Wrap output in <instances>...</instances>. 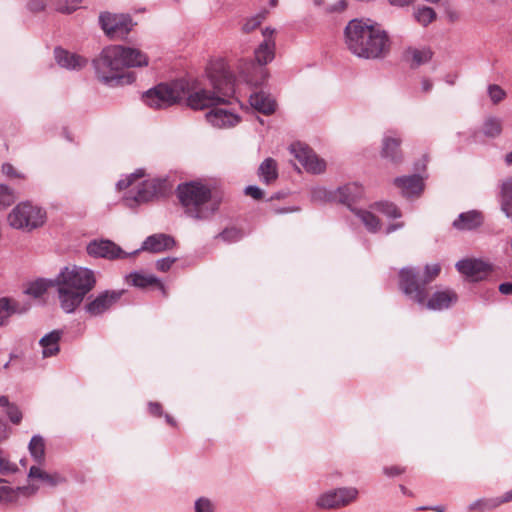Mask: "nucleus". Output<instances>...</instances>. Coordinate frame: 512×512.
Segmentation results:
<instances>
[{"mask_svg": "<svg viewBox=\"0 0 512 512\" xmlns=\"http://www.w3.org/2000/svg\"><path fill=\"white\" fill-rule=\"evenodd\" d=\"M28 308L18 302L3 297L0 299V326L5 325L13 314L24 313Z\"/></svg>", "mask_w": 512, "mask_h": 512, "instance_id": "b1692460", "label": "nucleus"}, {"mask_svg": "<svg viewBox=\"0 0 512 512\" xmlns=\"http://www.w3.org/2000/svg\"><path fill=\"white\" fill-rule=\"evenodd\" d=\"M362 187L357 183H350L339 187L336 192L338 200L344 204H350L362 196Z\"/></svg>", "mask_w": 512, "mask_h": 512, "instance_id": "a878e982", "label": "nucleus"}, {"mask_svg": "<svg viewBox=\"0 0 512 512\" xmlns=\"http://www.w3.org/2000/svg\"><path fill=\"white\" fill-rule=\"evenodd\" d=\"M102 29L112 39H123L133 27L132 19L124 14L103 13L99 17Z\"/></svg>", "mask_w": 512, "mask_h": 512, "instance_id": "1a4fd4ad", "label": "nucleus"}, {"mask_svg": "<svg viewBox=\"0 0 512 512\" xmlns=\"http://www.w3.org/2000/svg\"><path fill=\"white\" fill-rule=\"evenodd\" d=\"M58 12L70 14L75 11L82 0H50Z\"/></svg>", "mask_w": 512, "mask_h": 512, "instance_id": "c9c22d12", "label": "nucleus"}, {"mask_svg": "<svg viewBox=\"0 0 512 512\" xmlns=\"http://www.w3.org/2000/svg\"><path fill=\"white\" fill-rule=\"evenodd\" d=\"M144 176V171L139 169L136 172L129 175L126 179H121L117 182V188L119 190L126 189L133 184L136 179Z\"/></svg>", "mask_w": 512, "mask_h": 512, "instance_id": "a18cd8bd", "label": "nucleus"}, {"mask_svg": "<svg viewBox=\"0 0 512 512\" xmlns=\"http://www.w3.org/2000/svg\"><path fill=\"white\" fill-rule=\"evenodd\" d=\"M395 185L398 186L403 196L413 197L418 196L423 190V180L418 175L399 177L395 179Z\"/></svg>", "mask_w": 512, "mask_h": 512, "instance_id": "aec40b11", "label": "nucleus"}, {"mask_svg": "<svg viewBox=\"0 0 512 512\" xmlns=\"http://www.w3.org/2000/svg\"><path fill=\"white\" fill-rule=\"evenodd\" d=\"M15 201V195L13 191L3 185L0 184V210L10 206Z\"/></svg>", "mask_w": 512, "mask_h": 512, "instance_id": "58836bf2", "label": "nucleus"}, {"mask_svg": "<svg viewBox=\"0 0 512 512\" xmlns=\"http://www.w3.org/2000/svg\"><path fill=\"white\" fill-rule=\"evenodd\" d=\"M175 260H176L175 258H170V257L160 259L156 262V267L158 270H160L162 272H166L170 269V267L173 265Z\"/></svg>", "mask_w": 512, "mask_h": 512, "instance_id": "09e8293b", "label": "nucleus"}, {"mask_svg": "<svg viewBox=\"0 0 512 512\" xmlns=\"http://www.w3.org/2000/svg\"><path fill=\"white\" fill-rule=\"evenodd\" d=\"M400 288L403 293L419 305L430 310L448 309L457 302L458 296L451 289L439 290L432 294L426 302L427 291L424 284L417 280V273L412 268H403L400 271Z\"/></svg>", "mask_w": 512, "mask_h": 512, "instance_id": "39448f33", "label": "nucleus"}, {"mask_svg": "<svg viewBox=\"0 0 512 512\" xmlns=\"http://www.w3.org/2000/svg\"><path fill=\"white\" fill-rule=\"evenodd\" d=\"M178 197L187 216L196 220L209 219L219 207V202L212 197L211 190L197 181L179 185Z\"/></svg>", "mask_w": 512, "mask_h": 512, "instance_id": "423d86ee", "label": "nucleus"}, {"mask_svg": "<svg viewBox=\"0 0 512 512\" xmlns=\"http://www.w3.org/2000/svg\"><path fill=\"white\" fill-rule=\"evenodd\" d=\"M61 339V332L54 330L43 336L39 344L42 347V354L44 357H51L59 352V341Z\"/></svg>", "mask_w": 512, "mask_h": 512, "instance_id": "393cba45", "label": "nucleus"}, {"mask_svg": "<svg viewBox=\"0 0 512 512\" xmlns=\"http://www.w3.org/2000/svg\"><path fill=\"white\" fill-rule=\"evenodd\" d=\"M267 14H268V11L263 10L260 13H258L257 15L251 17L243 25V30L245 32H251V31L255 30L262 23V21L266 18Z\"/></svg>", "mask_w": 512, "mask_h": 512, "instance_id": "ea45409f", "label": "nucleus"}, {"mask_svg": "<svg viewBox=\"0 0 512 512\" xmlns=\"http://www.w3.org/2000/svg\"><path fill=\"white\" fill-rule=\"evenodd\" d=\"M10 429L5 421L0 420V443L8 439Z\"/></svg>", "mask_w": 512, "mask_h": 512, "instance_id": "864d4df0", "label": "nucleus"}, {"mask_svg": "<svg viewBox=\"0 0 512 512\" xmlns=\"http://www.w3.org/2000/svg\"><path fill=\"white\" fill-rule=\"evenodd\" d=\"M244 192L247 196H250L256 200L261 199L263 197V191L257 186H247Z\"/></svg>", "mask_w": 512, "mask_h": 512, "instance_id": "8fccbe9b", "label": "nucleus"}, {"mask_svg": "<svg viewBox=\"0 0 512 512\" xmlns=\"http://www.w3.org/2000/svg\"><path fill=\"white\" fill-rule=\"evenodd\" d=\"M259 177L266 184H270L278 177L277 164L272 158L265 159L258 169Z\"/></svg>", "mask_w": 512, "mask_h": 512, "instance_id": "bb28decb", "label": "nucleus"}, {"mask_svg": "<svg viewBox=\"0 0 512 512\" xmlns=\"http://www.w3.org/2000/svg\"><path fill=\"white\" fill-rule=\"evenodd\" d=\"M347 49L357 57L377 59L384 57L390 49L387 33L370 19H353L344 31Z\"/></svg>", "mask_w": 512, "mask_h": 512, "instance_id": "f03ea898", "label": "nucleus"}, {"mask_svg": "<svg viewBox=\"0 0 512 512\" xmlns=\"http://www.w3.org/2000/svg\"><path fill=\"white\" fill-rule=\"evenodd\" d=\"M242 232L235 228H227L222 233H220L219 238L222 239L225 242L231 243L236 242L242 238Z\"/></svg>", "mask_w": 512, "mask_h": 512, "instance_id": "c03bdc74", "label": "nucleus"}, {"mask_svg": "<svg viewBox=\"0 0 512 512\" xmlns=\"http://www.w3.org/2000/svg\"><path fill=\"white\" fill-rule=\"evenodd\" d=\"M162 189V182L158 179H149L141 183L137 187V191L132 193L130 191L125 197L124 202L128 207L148 202L157 196Z\"/></svg>", "mask_w": 512, "mask_h": 512, "instance_id": "9b49d317", "label": "nucleus"}, {"mask_svg": "<svg viewBox=\"0 0 512 512\" xmlns=\"http://www.w3.org/2000/svg\"><path fill=\"white\" fill-rule=\"evenodd\" d=\"M29 452L33 460L41 465L45 461V443L40 435H34L28 446Z\"/></svg>", "mask_w": 512, "mask_h": 512, "instance_id": "cd10ccee", "label": "nucleus"}, {"mask_svg": "<svg viewBox=\"0 0 512 512\" xmlns=\"http://www.w3.org/2000/svg\"><path fill=\"white\" fill-rule=\"evenodd\" d=\"M328 198V193L323 188H316L312 191V199L315 201H322Z\"/></svg>", "mask_w": 512, "mask_h": 512, "instance_id": "3c124183", "label": "nucleus"}, {"mask_svg": "<svg viewBox=\"0 0 512 512\" xmlns=\"http://www.w3.org/2000/svg\"><path fill=\"white\" fill-rule=\"evenodd\" d=\"M355 214L370 232H377L380 228L378 218L366 210H355Z\"/></svg>", "mask_w": 512, "mask_h": 512, "instance_id": "473e14b6", "label": "nucleus"}, {"mask_svg": "<svg viewBox=\"0 0 512 512\" xmlns=\"http://www.w3.org/2000/svg\"><path fill=\"white\" fill-rule=\"evenodd\" d=\"M149 411L151 414L159 416L161 415V405L156 402L149 403Z\"/></svg>", "mask_w": 512, "mask_h": 512, "instance_id": "4d7b16f0", "label": "nucleus"}, {"mask_svg": "<svg viewBox=\"0 0 512 512\" xmlns=\"http://www.w3.org/2000/svg\"><path fill=\"white\" fill-rule=\"evenodd\" d=\"M432 87H433V83L430 79L423 78L421 80V89L424 93L430 92Z\"/></svg>", "mask_w": 512, "mask_h": 512, "instance_id": "6e6d98bb", "label": "nucleus"}, {"mask_svg": "<svg viewBox=\"0 0 512 512\" xmlns=\"http://www.w3.org/2000/svg\"><path fill=\"white\" fill-rule=\"evenodd\" d=\"M2 172L8 177L17 178L20 177V174L15 170V168L11 164H3Z\"/></svg>", "mask_w": 512, "mask_h": 512, "instance_id": "603ef678", "label": "nucleus"}, {"mask_svg": "<svg viewBox=\"0 0 512 512\" xmlns=\"http://www.w3.org/2000/svg\"><path fill=\"white\" fill-rule=\"evenodd\" d=\"M127 281L135 286L140 288H145L147 286L158 283V279L153 275H146L139 272H133L127 276Z\"/></svg>", "mask_w": 512, "mask_h": 512, "instance_id": "7c9ffc66", "label": "nucleus"}, {"mask_svg": "<svg viewBox=\"0 0 512 512\" xmlns=\"http://www.w3.org/2000/svg\"><path fill=\"white\" fill-rule=\"evenodd\" d=\"M148 65L147 56L136 48L111 45L105 47L100 55L93 60L96 76L100 82L108 86L123 83V70L128 67Z\"/></svg>", "mask_w": 512, "mask_h": 512, "instance_id": "7ed1b4c3", "label": "nucleus"}, {"mask_svg": "<svg viewBox=\"0 0 512 512\" xmlns=\"http://www.w3.org/2000/svg\"><path fill=\"white\" fill-rule=\"evenodd\" d=\"M28 477L30 479H39L50 487H55L66 482V478L62 474L58 472L48 473L44 471L40 465L31 466Z\"/></svg>", "mask_w": 512, "mask_h": 512, "instance_id": "4be33fe9", "label": "nucleus"}, {"mask_svg": "<svg viewBox=\"0 0 512 512\" xmlns=\"http://www.w3.org/2000/svg\"><path fill=\"white\" fill-rule=\"evenodd\" d=\"M440 273V266L439 264H431V265H426L425 267V283H423L424 285L428 282H431L432 280H434Z\"/></svg>", "mask_w": 512, "mask_h": 512, "instance_id": "de8ad7c7", "label": "nucleus"}, {"mask_svg": "<svg viewBox=\"0 0 512 512\" xmlns=\"http://www.w3.org/2000/svg\"><path fill=\"white\" fill-rule=\"evenodd\" d=\"M54 56L57 64L67 70H81L88 63L85 57L60 47L55 48Z\"/></svg>", "mask_w": 512, "mask_h": 512, "instance_id": "a211bd4d", "label": "nucleus"}, {"mask_svg": "<svg viewBox=\"0 0 512 512\" xmlns=\"http://www.w3.org/2000/svg\"><path fill=\"white\" fill-rule=\"evenodd\" d=\"M122 291L106 290L90 300L85 310L91 316H98L109 310L121 297Z\"/></svg>", "mask_w": 512, "mask_h": 512, "instance_id": "4468645a", "label": "nucleus"}, {"mask_svg": "<svg viewBox=\"0 0 512 512\" xmlns=\"http://www.w3.org/2000/svg\"><path fill=\"white\" fill-rule=\"evenodd\" d=\"M498 506H500V501H498L497 497L486 498V499H479V500H476L473 503H471L469 505V510L483 512L486 510L494 509Z\"/></svg>", "mask_w": 512, "mask_h": 512, "instance_id": "f704fd0d", "label": "nucleus"}, {"mask_svg": "<svg viewBox=\"0 0 512 512\" xmlns=\"http://www.w3.org/2000/svg\"><path fill=\"white\" fill-rule=\"evenodd\" d=\"M376 208L389 218H399L401 216V212L393 203L379 202L376 204Z\"/></svg>", "mask_w": 512, "mask_h": 512, "instance_id": "4c0bfd02", "label": "nucleus"}, {"mask_svg": "<svg viewBox=\"0 0 512 512\" xmlns=\"http://www.w3.org/2000/svg\"><path fill=\"white\" fill-rule=\"evenodd\" d=\"M95 284L92 270L78 266L65 267L55 279L61 308L66 313L74 312Z\"/></svg>", "mask_w": 512, "mask_h": 512, "instance_id": "20e7f679", "label": "nucleus"}, {"mask_svg": "<svg viewBox=\"0 0 512 512\" xmlns=\"http://www.w3.org/2000/svg\"><path fill=\"white\" fill-rule=\"evenodd\" d=\"M403 227V223L402 222H399V223H396V224H391L389 225L387 228H386V234H390L394 231H396L397 229H400Z\"/></svg>", "mask_w": 512, "mask_h": 512, "instance_id": "e2e57ef3", "label": "nucleus"}, {"mask_svg": "<svg viewBox=\"0 0 512 512\" xmlns=\"http://www.w3.org/2000/svg\"><path fill=\"white\" fill-rule=\"evenodd\" d=\"M414 18L420 25L425 27L436 19V12L431 7H418L414 11Z\"/></svg>", "mask_w": 512, "mask_h": 512, "instance_id": "72a5a7b5", "label": "nucleus"}, {"mask_svg": "<svg viewBox=\"0 0 512 512\" xmlns=\"http://www.w3.org/2000/svg\"><path fill=\"white\" fill-rule=\"evenodd\" d=\"M290 152L310 173H322L326 168L325 161L320 159L309 147L302 143L292 144L290 146Z\"/></svg>", "mask_w": 512, "mask_h": 512, "instance_id": "9d476101", "label": "nucleus"}, {"mask_svg": "<svg viewBox=\"0 0 512 512\" xmlns=\"http://www.w3.org/2000/svg\"><path fill=\"white\" fill-rule=\"evenodd\" d=\"M17 491L9 486L0 485V502L9 503L15 500Z\"/></svg>", "mask_w": 512, "mask_h": 512, "instance_id": "49530a36", "label": "nucleus"}, {"mask_svg": "<svg viewBox=\"0 0 512 512\" xmlns=\"http://www.w3.org/2000/svg\"><path fill=\"white\" fill-rule=\"evenodd\" d=\"M29 8L33 11H40L44 9V3L43 2H31L29 4Z\"/></svg>", "mask_w": 512, "mask_h": 512, "instance_id": "680f3d73", "label": "nucleus"}, {"mask_svg": "<svg viewBox=\"0 0 512 512\" xmlns=\"http://www.w3.org/2000/svg\"><path fill=\"white\" fill-rule=\"evenodd\" d=\"M254 70L257 73V75L256 76H246L245 80L247 83H249L252 86H260L267 79V76H268L267 71L262 67L254 68Z\"/></svg>", "mask_w": 512, "mask_h": 512, "instance_id": "79ce46f5", "label": "nucleus"}, {"mask_svg": "<svg viewBox=\"0 0 512 512\" xmlns=\"http://www.w3.org/2000/svg\"><path fill=\"white\" fill-rule=\"evenodd\" d=\"M174 239L167 234H154L145 239L140 249L135 250L131 255H136L140 251H149L152 253H160L173 248Z\"/></svg>", "mask_w": 512, "mask_h": 512, "instance_id": "f3484780", "label": "nucleus"}, {"mask_svg": "<svg viewBox=\"0 0 512 512\" xmlns=\"http://www.w3.org/2000/svg\"><path fill=\"white\" fill-rule=\"evenodd\" d=\"M206 75L211 89L199 86L197 81L179 79L171 84H160L143 95L146 105L154 109L167 108L181 100L193 110L224 103L233 94V83L226 62L217 59L209 63Z\"/></svg>", "mask_w": 512, "mask_h": 512, "instance_id": "f257e3e1", "label": "nucleus"}, {"mask_svg": "<svg viewBox=\"0 0 512 512\" xmlns=\"http://www.w3.org/2000/svg\"><path fill=\"white\" fill-rule=\"evenodd\" d=\"M275 30L266 27L263 31V42L255 49L254 55L260 66L270 63L275 57V41L273 35Z\"/></svg>", "mask_w": 512, "mask_h": 512, "instance_id": "2eb2a0df", "label": "nucleus"}, {"mask_svg": "<svg viewBox=\"0 0 512 512\" xmlns=\"http://www.w3.org/2000/svg\"><path fill=\"white\" fill-rule=\"evenodd\" d=\"M215 510V502L208 497L201 496L197 498L194 502V512H215Z\"/></svg>", "mask_w": 512, "mask_h": 512, "instance_id": "e433bc0d", "label": "nucleus"}, {"mask_svg": "<svg viewBox=\"0 0 512 512\" xmlns=\"http://www.w3.org/2000/svg\"><path fill=\"white\" fill-rule=\"evenodd\" d=\"M383 472L389 477H394V476L400 475L402 473V470L397 466H392V467H385L383 469Z\"/></svg>", "mask_w": 512, "mask_h": 512, "instance_id": "5fc2aeb1", "label": "nucleus"}, {"mask_svg": "<svg viewBox=\"0 0 512 512\" xmlns=\"http://www.w3.org/2000/svg\"><path fill=\"white\" fill-rule=\"evenodd\" d=\"M499 291L502 294H512V283H502L499 286Z\"/></svg>", "mask_w": 512, "mask_h": 512, "instance_id": "13d9d810", "label": "nucleus"}, {"mask_svg": "<svg viewBox=\"0 0 512 512\" xmlns=\"http://www.w3.org/2000/svg\"><path fill=\"white\" fill-rule=\"evenodd\" d=\"M226 69L233 83V94L229 96L227 101H225L224 103H219L206 108H211V110L206 113L205 118L208 123H210L213 127L216 128H231L236 126L240 122V117L234 112L224 108H217V106L219 105L229 104L230 100L233 98L235 94V79L227 65Z\"/></svg>", "mask_w": 512, "mask_h": 512, "instance_id": "6e6552de", "label": "nucleus"}, {"mask_svg": "<svg viewBox=\"0 0 512 512\" xmlns=\"http://www.w3.org/2000/svg\"><path fill=\"white\" fill-rule=\"evenodd\" d=\"M3 405H7V398L4 396L0 397V407L3 408Z\"/></svg>", "mask_w": 512, "mask_h": 512, "instance_id": "774afa93", "label": "nucleus"}, {"mask_svg": "<svg viewBox=\"0 0 512 512\" xmlns=\"http://www.w3.org/2000/svg\"><path fill=\"white\" fill-rule=\"evenodd\" d=\"M483 223V216L481 212L471 210L459 214L457 219L453 221V227L457 230H473Z\"/></svg>", "mask_w": 512, "mask_h": 512, "instance_id": "412c9836", "label": "nucleus"}, {"mask_svg": "<svg viewBox=\"0 0 512 512\" xmlns=\"http://www.w3.org/2000/svg\"><path fill=\"white\" fill-rule=\"evenodd\" d=\"M165 418H166V421L170 424V425H175V421L173 420V418L169 415H165Z\"/></svg>", "mask_w": 512, "mask_h": 512, "instance_id": "338daca9", "label": "nucleus"}, {"mask_svg": "<svg viewBox=\"0 0 512 512\" xmlns=\"http://www.w3.org/2000/svg\"><path fill=\"white\" fill-rule=\"evenodd\" d=\"M3 408H5L6 414L13 424L17 425L21 422L22 412L16 405L10 404L7 400V405H3Z\"/></svg>", "mask_w": 512, "mask_h": 512, "instance_id": "37998d69", "label": "nucleus"}, {"mask_svg": "<svg viewBox=\"0 0 512 512\" xmlns=\"http://www.w3.org/2000/svg\"><path fill=\"white\" fill-rule=\"evenodd\" d=\"M414 0H389L391 5L394 6H405L412 3Z\"/></svg>", "mask_w": 512, "mask_h": 512, "instance_id": "052dcab7", "label": "nucleus"}, {"mask_svg": "<svg viewBox=\"0 0 512 512\" xmlns=\"http://www.w3.org/2000/svg\"><path fill=\"white\" fill-rule=\"evenodd\" d=\"M407 56L411 61L412 67H418L422 64L427 63L432 56L429 49H411L407 52Z\"/></svg>", "mask_w": 512, "mask_h": 512, "instance_id": "2f4dec72", "label": "nucleus"}, {"mask_svg": "<svg viewBox=\"0 0 512 512\" xmlns=\"http://www.w3.org/2000/svg\"><path fill=\"white\" fill-rule=\"evenodd\" d=\"M487 92L493 104H498L506 97V92L497 84L489 85Z\"/></svg>", "mask_w": 512, "mask_h": 512, "instance_id": "a19ab883", "label": "nucleus"}, {"mask_svg": "<svg viewBox=\"0 0 512 512\" xmlns=\"http://www.w3.org/2000/svg\"><path fill=\"white\" fill-rule=\"evenodd\" d=\"M249 102L254 109L263 114H271L276 109L275 100L262 91L251 94Z\"/></svg>", "mask_w": 512, "mask_h": 512, "instance_id": "5701e85b", "label": "nucleus"}, {"mask_svg": "<svg viewBox=\"0 0 512 512\" xmlns=\"http://www.w3.org/2000/svg\"><path fill=\"white\" fill-rule=\"evenodd\" d=\"M347 6V2L345 0H340L336 5L335 7L333 8V10H338V11H341V10H344Z\"/></svg>", "mask_w": 512, "mask_h": 512, "instance_id": "0e129e2a", "label": "nucleus"}, {"mask_svg": "<svg viewBox=\"0 0 512 512\" xmlns=\"http://www.w3.org/2000/svg\"><path fill=\"white\" fill-rule=\"evenodd\" d=\"M358 496V490L354 487L339 488L322 494L317 505L321 508H336L346 506L355 501Z\"/></svg>", "mask_w": 512, "mask_h": 512, "instance_id": "f8f14e48", "label": "nucleus"}, {"mask_svg": "<svg viewBox=\"0 0 512 512\" xmlns=\"http://www.w3.org/2000/svg\"><path fill=\"white\" fill-rule=\"evenodd\" d=\"M482 132L489 138L498 137L502 133V120L495 116L487 117L483 122Z\"/></svg>", "mask_w": 512, "mask_h": 512, "instance_id": "c85d7f7f", "label": "nucleus"}, {"mask_svg": "<svg viewBox=\"0 0 512 512\" xmlns=\"http://www.w3.org/2000/svg\"><path fill=\"white\" fill-rule=\"evenodd\" d=\"M505 161L508 165L512 164V151L506 155Z\"/></svg>", "mask_w": 512, "mask_h": 512, "instance_id": "69168bd1", "label": "nucleus"}, {"mask_svg": "<svg viewBox=\"0 0 512 512\" xmlns=\"http://www.w3.org/2000/svg\"><path fill=\"white\" fill-rule=\"evenodd\" d=\"M53 284H55V281L38 279L27 286L25 293L33 296L34 298H38L41 297Z\"/></svg>", "mask_w": 512, "mask_h": 512, "instance_id": "c756f323", "label": "nucleus"}, {"mask_svg": "<svg viewBox=\"0 0 512 512\" xmlns=\"http://www.w3.org/2000/svg\"><path fill=\"white\" fill-rule=\"evenodd\" d=\"M46 218V211L42 207L30 201H24L10 211L7 222L14 229L30 232L43 226Z\"/></svg>", "mask_w": 512, "mask_h": 512, "instance_id": "0eeeda50", "label": "nucleus"}, {"mask_svg": "<svg viewBox=\"0 0 512 512\" xmlns=\"http://www.w3.org/2000/svg\"><path fill=\"white\" fill-rule=\"evenodd\" d=\"M457 270L474 281L483 279L491 270L490 266L477 259H464L456 264Z\"/></svg>", "mask_w": 512, "mask_h": 512, "instance_id": "dca6fc26", "label": "nucleus"}, {"mask_svg": "<svg viewBox=\"0 0 512 512\" xmlns=\"http://www.w3.org/2000/svg\"><path fill=\"white\" fill-rule=\"evenodd\" d=\"M401 138L395 132H387L382 139L381 155L383 158L392 162H398L401 159L400 151Z\"/></svg>", "mask_w": 512, "mask_h": 512, "instance_id": "6ab92c4d", "label": "nucleus"}, {"mask_svg": "<svg viewBox=\"0 0 512 512\" xmlns=\"http://www.w3.org/2000/svg\"><path fill=\"white\" fill-rule=\"evenodd\" d=\"M498 501H500V505L506 502L512 501V490L506 492L502 497H497Z\"/></svg>", "mask_w": 512, "mask_h": 512, "instance_id": "bf43d9fd", "label": "nucleus"}, {"mask_svg": "<svg viewBox=\"0 0 512 512\" xmlns=\"http://www.w3.org/2000/svg\"><path fill=\"white\" fill-rule=\"evenodd\" d=\"M87 253L95 258L109 260L126 258L130 254L124 252L118 245L110 240H93L87 245Z\"/></svg>", "mask_w": 512, "mask_h": 512, "instance_id": "ddd939ff", "label": "nucleus"}]
</instances>
